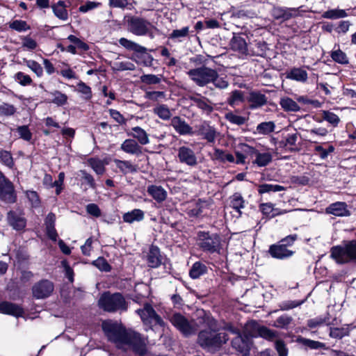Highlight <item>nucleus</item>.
Instances as JSON below:
<instances>
[{
	"label": "nucleus",
	"instance_id": "64",
	"mask_svg": "<svg viewBox=\"0 0 356 356\" xmlns=\"http://www.w3.org/2000/svg\"><path fill=\"white\" fill-rule=\"evenodd\" d=\"M275 348L279 356H288V348L282 340L276 339Z\"/></svg>",
	"mask_w": 356,
	"mask_h": 356
},
{
	"label": "nucleus",
	"instance_id": "50",
	"mask_svg": "<svg viewBox=\"0 0 356 356\" xmlns=\"http://www.w3.org/2000/svg\"><path fill=\"white\" fill-rule=\"evenodd\" d=\"M244 101L243 92L241 90H235L230 93L229 97L227 99V103L235 106Z\"/></svg>",
	"mask_w": 356,
	"mask_h": 356
},
{
	"label": "nucleus",
	"instance_id": "24",
	"mask_svg": "<svg viewBox=\"0 0 356 356\" xmlns=\"http://www.w3.org/2000/svg\"><path fill=\"white\" fill-rule=\"evenodd\" d=\"M171 124L176 131L181 135H191L193 134L192 127L179 117H174L171 120Z\"/></svg>",
	"mask_w": 356,
	"mask_h": 356
},
{
	"label": "nucleus",
	"instance_id": "10",
	"mask_svg": "<svg viewBox=\"0 0 356 356\" xmlns=\"http://www.w3.org/2000/svg\"><path fill=\"white\" fill-rule=\"evenodd\" d=\"M0 200L6 203L13 204L17 197L13 183L0 170Z\"/></svg>",
	"mask_w": 356,
	"mask_h": 356
},
{
	"label": "nucleus",
	"instance_id": "3",
	"mask_svg": "<svg viewBox=\"0 0 356 356\" xmlns=\"http://www.w3.org/2000/svg\"><path fill=\"white\" fill-rule=\"evenodd\" d=\"M204 322L209 329L199 332L197 343L205 350L216 351L229 340V337L225 332H216V321L213 318L207 316Z\"/></svg>",
	"mask_w": 356,
	"mask_h": 356
},
{
	"label": "nucleus",
	"instance_id": "45",
	"mask_svg": "<svg viewBox=\"0 0 356 356\" xmlns=\"http://www.w3.org/2000/svg\"><path fill=\"white\" fill-rule=\"evenodd\" d=\"M231 207L235 209L239 214L241 213V209L245 207V200L241 193H235L230 197Z\"/></svg>",
	"mask_w": 356,
	"mask_h": 356
},
{
	"label": "nucleus",
	"instance_id": "63",
	"mask_svg": "<svg viewBox=\"0 0 356 356\" xmlns=\"http://www.w3.org/2000/svg\"><path fill=\"white\" fill-rule=\"evenodd\" d=\"M62 266L65 270V275L68 279L69 282L73 283L74 281V272L72 268L70 266L68 261L64 259L61 261Z\"/></svg>",
	"mask_w": 356,
	"mask_h": 356
},
{
	"label": "nucleus",
	"instance_id": "43",
	"mask_svg": "<svg viewBox=\"0 0 356 356\" xmlns=\"http://www.w3.org/2000/svg\"><path fill=\"white\" fill-rule=\"evenodd\" d=\"M207 266L201 262L194 263L189 271V275L193 279H197L207 273Z\"/></svg>",
	"mask_w": 356,
	"mask_h": 356
},
{
	"label": "nucleus",
	"instance_id": "46",
	"mask_svg": "<svg viewBox=\"0 0 356 356\" xmlns=\"http://www.w3.org/2000/svg\"><path fill=\"white\" fill-rule=\"evenodd\" d=\"M225 118L231 124L238 126L244 124L248 120V118L239 115L237 113L232 111L227 113Z\"/></svg>",
	"mask_w": 356,
	"mask_h": 356
},
{
	"label": "nucleus",
	"instance_id": "53",
	"mask_svg": "<svg viewBox=\"0 0 356 356\" xmlns=\"http://www.w3.org/2000/svg\"><path fill=\"white\" fill-rule=\"evenodd\" d=\"M92 265L104 272H110L112 269L111 266L104 257H99L92 262Z\"/></svg>",
	"mask_w": 356,
	"mask_h": 356
},
{
	"label": "nucleus",
	"instance_id": "44",
	"mask_svg": "<svg viewBox=\"0 0 356 356\" xmlns=\"http://www.w3.org/2000/svg\"><path fill=\"white\" fill-rule=\"evenodd\" d=\"M350 331L349 325H344L341 327H330L329 335L334 339H341L343 337L348 336Z\"/></svg>",
	"mask_w": 356,
	"mask_h": 356
},
{
	"label": "nucleus",
	"instance_id": "22",
	"mask_svg": "<svg viewBox=\"0 0 356 356\" xmlns=\"http://www.w3.org/2000/svg\"><path fill=\"white\" fill-rule=\"evenodd\" d=\"M190 99L196 106L207 114L211 113L213 110L212 102L208 98L201 95L191 96Z\"/></svg>",
	"mask_w": 356,
	"mask_h": 356
},
{
	"label": "nucleus",
	"instance_id": "57",
	"mask_svg": "<svg viewBox=\"0 0 356 356\" xmlns=\"http://www.w3.org/2000/svg\"><path fill=\"white\" fill-rule=\"evenodd\" d=\"M134 133L133 136L139 141L142 145H145L148 143V137L147 133L140 127H136L132 129Z\"/></svg>",
	"mask_w": 356,
	"mask_h": 356
},
{
	"label": "nucleus",
	"instance_id": "23",
	"mask_svg": "<svg viewBox=\"0 0 356 356\" xmlns=\"http://www.w3.org/2000/svg\"><path fill=\"white\" fill-rule=\"evenodd\" d=\"M148 294V286L143 283H139L135 285L133 293L130 294V298L134 302L140 304L147 297Z\"/></svg>",
	"mask_w": 356,
	"mask_h": 356
},
{
	"label": "nucleus",
	"instance_id": "47",
	"mask_svg": "<svg viewBox=\"0 0 356 356\" xmlns=\"http://www.w3.org/2000/svg\"><path fill=\"white\" fill-rule=\"evenodd\" d=\"M0 161L10 169H13L15 166L14 159L10 151L0 150Z\"/></svg>",
	"mask_w": 356,
	"mask_h": 356
},
{
	"label": "nucleus",
	"instance_id": "11",
	"mask_svg": "<svg viewBox=\"0 0 356 356\" xmlns=\"http://www.w3.org/2000/svg\"><path fill=\"white\" fill-rule=\"evenodd\" d=\"M54 290V283L47 279L39 280L31 288L33 297L37 300L49 298L53 293Z\"/></svg>",
	"mask_w": 356,
	"mask_h": 356
},
{
	"label": "nucleus",
	"instance_id": "19",
	"mask_svg": "<svg viewBox=\"0 0 356 356\" xmlns=\"http://www.w3.org/2000/svg\"><path fill=\"white\" fill-rule=\"evenodd\" d=\"M67 39L74 44L65 47V51L67 52L75 55L78 54L76 49L83 51H88L90 49V47L86 42L74 35H70Z\"/></svg>",
	"mask_w": 356,
	"mask_h": 356
},
{
	"label": "nucleus",
	"instance_id": "55",
	"mask_svg": "<svg viewBox=\"0 0 356 356\" xmlns=\"http://www.w3.org/2000/svg\"><path fill=\"white\" fill-rule=\"evenodd\" d=\"M24 62L38 77H41L43 75V68L39 63L34 60L26 59H24Z\"/></svg>",
	"mask_w": 356,
	"mask_h": 356
},
{
	"label": "nucleus",
	"instance_id": "58",
	"mask_svg": "<svg viewBox=\"0 0 356 356\" xmlns=\"http://www.w3.org/2000/svg\"><path fill=\"white\" fill-rule=\"evenodd\" d=\"M14 79L22 86H30L33 83L31 77L22 72H17L14 76Z\"/></svg>",
	"mask_w": 356,
	"mask_h": 356
},
{
	"label": "nucleus",
	"instance_id": "48",
	"mask_svg": "<svg viewBox=\"0 0 356 356\" xmlns=\"http://www.w3.org/2000/svg\"><path fill=\"white\" fill-rule=\"evenodd\" d=\"M275 124L273 122H264L257 126V131L259 134L267 135L275 131Z\"/></svg>",
	"mask_w": 356,
	"mask_h": 356
},
{
	"label": "nucleus",
	"instance_id": "39",
	"mask_svg": "<svg viewBox=\"0 0 356 356\" xmlns=\"http://www.w3.org/2000/svg\"><path fill=\"white\" fill-rule=\"evenodd\" d=\"M136 61L138 63H143L145 66H150L154 60L153 57L147 51L144 47L143 50H140L135 54Z\"/></svg>",
	"mask_w": 356,
	"mask_h": 356
},
{
	"label": "nucleus",
	"instance_id": "20",
	"mask_svg": "<svg viewBox=\"0 0 356 356\" xmlns=\"http://www.w3.org/2000/svg\"><path fill=\"white\" fill-rule=\"evenodd\" d=\"M8 223L15 230L22 231L26 226L25 218L19 216L16 211L10 210L7 213Z\"/></svg>",
	"mask_w": 356,
	"mask_h": 356
},
{
	"label": "nucleus",
	"instance_id": "60",
	"mask_svg": "<svg viewBox=\"0 0 356 356\" xmlns=\"http://www.w3.org/2000/svg\"><path fill=\"white\" fill-rule=\"evenodd\" d=\"M17 111L14 105L8 103H3L0 105V116H11Z\"/></svg>",
	"mask_w": 356,
	"mask_h": 356
},
{
	"label": "nucleus",
	"instance_id": "31",
	"mask_svg": "<svg viewBox=\"0 0 356 356\" xmlns=\"http://www.w3.org/2000/svg\"><path fill=\"white\" fill-rule=\"evenodd\" d=\"M121 149L129 154L138 155L142 153L141 147L133 139H127L122 144Z\"/></svg>",
	"mask_w": 356,
	"mask_h": 356
},
{
	"label": "nucleus",
	"instance_id": "29",
	"mask_svg": "<svg viewBox=\"0 0 356 356\" xmlns=\"http://www.w3.org/2000/svg\"><path fill=\"white\" fill-rule=\"evenodd\" d=\"M259 209L262 213L267 218H272L276 216L282 215L286 213V210L274 208L271 203H263L259 206Z\"/></svg>",
	"mask_w": 356,
	"mask_h": 356
},
{
	"label": "nucleus",
	"instance_id": "54",
	"mask_svg": "<svg viewBox=\"0 0 356 356\" xmlns=\"http://www.w3.org/2000/svg\"><path fill=\"white\" fill-rule=\"evenodd\" d=\"M44 122L46 127H47V129H42V130L44 136H49L51 134L54 132V130L51 129V127L56 129L60 128L58 122H56L51 117L44 118Z\"/></svg>",
	"mask_w": 356,
	"mask_h": 356
},
{
	"label": "nucleus",
	"instance_id": "5",
	"mask_svg": "<svg viewBox=\"0 0 356 356\" xmlns=\"http://www.w3.org/2000/svg\"><path fill=\"white\" fill-rule=\"evenodd\" d=\"M330 257L337 264L356 262V240L347 242L343 246H334L330 250Z\"/></svg>",
	"mask_w": 356,
	"mask_h": 356
},
{
	"label": "nucleus",
	"instance_id": "7",
	"mask_svg": "<svg viewBox=\"0 0 356 356\" xmlns=\"http://www.w3.org/2000/svg\"><path fill=\"white\" fill-rule=\"evenodd\" d=\"M197 243L200 248L209 253L218 252L220 248V238L216 234L199 232Z\"/></svg>",
	"mask_w": 356,
	"mask_h": 356
},
{
	"label": "nucleus",
	"instance_id": "1",
	"mask_svg": "<svg viewBox=\"0 0 356 356\" xmlns=\"http://www.w3.org/2000/svg\"><path fill=\"white\" fill-rule=\"evenodd\" d=\"M102 329L109 341L127 345L136 354L146 355V346L139 333L128 332L124 326L116 323L104 322Z\"/></svg>",
	"mask_w": 356,
	"mask_h": 356
},
{
	"label": "nucleus",
	"instance_id": "33",
	"mask_svg": "<svg viewBox=\"0 0 356 356\" xmlns=\"http://www.w3.org/2000/svg\"><path fill=\"white\" fill-rule=\"evenodd\" d=\"M280 104L282 108L286 112H298L300 110V107L296 102L288 97L281 98Z\"/></svg>",
	"mask_w": 356,
	"mask_h": 356
},
{
	"label": "nucleus",
	"instance_id": "4",
	"mask_svg": "<svg viewBox=\"0 0 356 356\" xmlns=\"http://www.w3.org/2000/svg\"><path fill=\"white\" fill-rule=\"evenodd\" d=\"M99 307L107 312H115L117 311H127V302L120 292L111 293L110 291H104L98 300Z\"/></svg>",
	"mask_w": 356,
	"mask_h": 356
},
{
	"label": "nucleus",
	"instance_id": "21",
	"mask_svg": "<svg viewBox=\"0 0 356 356\" xmlns=\"http://www.w3.org/2000/svg\"><path fill=\"white\" fill-rule=\"evenodd\" d=\"M136 312L147 325H151L152 321L156 320V311L149 303H145L144 307L137 309Z\"/></svg>",
	"mask_w": 356,
	"mask_h": 356
},
{
	"label": "nucleus",
	"instance_id": "62",
	"mask_svg": "<svg viewBox=\"0 0 356 356\" xmlns=\"http://www.w3.org/2000/svg\"><path fill=\"white\" fill-rule=\"evenodd\" d=\"M331 58L337 63L346 64L348 63L346 54L341 50L338 49L331 53Z\"/></svg>",
	"mask_w": 356,
	"mask_h": 356
},
{
	"label": "nucleus",
	"instance_id": "8",
	"mask_svg": "<svg viewBox=\"0 0 356 356\" xmlns=\"http://www.w3.org/2000/svg\"><path fill=\"white\" fill-rule=\"evenodd\" d=\"M188 74L198 86L203 87L211 83L216 77V70L202 66L189 70Z\"/></svg>",
	"mask_w": 356,
	"mask_h": 356
},
{
	"label": "nucleus",
	"instance_id": "30",
	"mask_svg": "<svg viewBox=\"0 0 356 356\" xmlns=\"http://www.w3.org/2000/svg\"><path fill=\"white\" fill-rule=\"evenodd\" d=\"M261 327V326H260L256 321H249L243 327V334L248 339L250 337H257L259 334Z\"/></svg>",
	"mask_w": 356,
	"mask_h": 356
},
{
	"label": "nucleus",
	"instance_id": "13",
	"mask_svg": "<svg viewBox=\"0 0 356 356\" xmlns=\"http://www.w3.org/2000/svg\"><path fill=\"white\" fill-rule=\"evenodd\" d=\"M196 133L197 135L202 136L204 139L209 143H214L217 137V131L216 129L209 125L207 122H203L197 127Z\"/></svg>",
	"mask_w": 356,
	"mask_h": 356
},
{
	"label": "nucleus",
	"instance_id": "35",
	"mask_svg": "<svg viewBox=\"0 0 356 356\" xmlns=\"http://www.w3.org/2000/svg\"><path fill=\"white\" fill-rule=\"evenodd\" d=\"M49 93L54 96V98L51 99H48L47 102L53 103L58 106H64L67 103V95L65 93H63L60 90H55Z\"/></svg>",
	"mask_w": 356,
	"mask_h": 356
},
{
	"label": "nucleus",
	"instance_id": "28",
	"mask_svg": "<svg viewBox=\"0 0 356 356\" xmlns=\"http://www.w3.org/2000/svg\"><path fill=\"white\" fill-rule=\"evenodd\" d=\"M286 77L301 83H305L308 79L306 70L301 67H293L286 73Z\"/></svg>",
	"mask_w": 356,
	"mask_h": 356
},
{
	"label": "nucleus",
	"instance_id": "49",
	"mask_svg": "<svg viewBox=\"0 0 356 356\" xmlns=\"http://www.w3.org/2000/svg\"><path fill=\"white\" fill-rule=\"evenodd\" d=\"M298 341L300 343H301L302 345H303L304 346L309 348L310 349H312V350H318L320 348H324L325 346V343H323L322 342L306 339V338H302V337L299 338L298 339Z\"/></svg>",
	"mask_w": 356,
	"mask_h": 356
},
{
	"label": "nucleus",
	"instance_id": "56",
	"mask_svg": "<svg viewBox=\"0 0 356 356\" xmlns=\"http://www.w3.org/2000/svg\"><path fill=\"white\" fill-rule=\"evenodd\" d=\"M9 28L18 32H22L29 30L30 26L26 21L15 19L9 23Z\"/></svg>",
	"mask_w": 356,
	"mask_h": 356
},
{
	"label": "nucleus",
	"instance_id": "12",
	"mask_svg": "<svg viewBox=\"0 0 356 356\" xmlns=\"http://www.w3.org/2000/svg\"><path fill=\"white\" fill-rule=\"evenodd\" d=\"M0 313L19 318L23 316L24 310L23 307L19 305L3 300L0 302Z\"/></svg>",
	"mask_w": 356,
	"mask_h": 356
},
{
	"label": "nucleus",
	"instance_id": "52",
	"mask_svg": "<svg viewBox=\"0 0 356 356\" xmlns=\"http://www.w3.org/2000/svg\"><path fill=\"white\" fill-rule=\"evenodd\" d=\"M284 190V187L277 184H261L258 187V192L259 194H264L270 192H278Z\"/></svg>",
	"mask_w": 356,
	"mask_h": 356
},
{
	"label": "nucleus",
	"instance_id": "14",
	"mask_svg": "<svg viewBox=\"0 0 356 356\" xmlns=\"http://www.w3.org/2000/svg\"><path fill=\"white\" fill-rule=\"evenodd\" d=\"M268 252L272 257L277 259H285L291 257L294 254L293 251L286 248L284 244L279 243L271 245Z\"/></svg>",
	"mask_w": 356,
	"mask_h": 356
},
{
	"label": "nucleus",
	"instance_id": "18",
	"mask_svg": "<svg viewBox=\"0 0 356 356\" xmlns=\"http://www.w3.org/2000/svg\"><path fill=\"white\" fill-rule=\"evenodd\" d=\"M325 212L326 213L339 217L349 216L350 215V212L348 209V205L344 202H337L330 204L325 209Z\"/></svg>",
	"mask_w": 356,
	"mask_h": 356
},
{
	"label": "nucleus",
	"instance_id": "40",
	"mask_svg": "<svg viewBox=\"0 0 356 356\" xmlns=\"http://www.w3.org/2000/svg\"><path fill=\"white\" fill-rule=\"evenodd\" d=\"M118 168L124 175L127 173H133L137 171L136 166L133 165L129 161H122L119 159L114 160Z\"/></svg>",
	"mask_w": 356,
	"mask_h": 356
},
{
	"label": "nucleus",
	"instance_id": "36",
	"mask_svg": "<svg viewBox=\"0 0 356 356\" xmlns=\"http://www.w3.org/2000/svg\"><path fill=\"white\" fill-rule=\"evenodd\" d=\"M143 218V211L138 209H135L131 211L125 213L122 216L123 220L128 223H132L134 221H140Z\"/></svg>",
	"mask_w": 356,
	"mask_h": 356
},
{
	"label": "nucleus",
	"instance_id": "27",
	"mask_svg": "<svg viewBox=\"0 0 356 356\" xmlns=\"http://www.w3.org/2000/svg\"><path fill=\"white\" fill-rule=\"evenodd\" d=\"M251 108H257L265 105L267 102V98L265 95L258 91L250 92L248 99Z\"/></svg>",
	"mask_w": 356,
	"mask_h": 356
},
{
	"label": "nucleus",
	"instance_id": "9",
	"mask_svg": "<svg viewBox=\"0 0 356 356\" xmlns=\"http://www.w3.org/2000/svg\"><path fill=\"white\" fill-rule=\"evenodd\" d=\"M172 324L185 337L195 334L197 325L194 321H189L181 314H175L170 318Z\"/></svg>",
	"mask_w": 356,
	"mask_h": 356
},
{
	"label": "nucleus",
	"instance_id": "61",
	"mask_svg": "<svg viewBox=\"0 0 356 356\" xmlns=\"http://www.w3.org/2000/svg\"><path fill=\"white\" fill-rule=\"evenodd\" d=\"M19 138L26 141H30L32 139L33 134L27 125L19 126L17 128Z\"/></svg>",
	"mask_w": 356,
	"mask_h": 356
},
{
	"label": "nucleus",
	"instance_id": "16",
	"mask_svg": "<svg viewBox=\"0 0 356 356\" xmlns=\"http://www.w3.org/2000/svg\"><path fill=\"white\" fill-rule=\"evenodd\" d=\"M55 225L56 215L54 213L50 212L44 219L45 233L47 236L54 242L56 241L58 237Z\"/></svg>",
	"mask_w": 356,
	"mask_h": 356
},
{
	"label": "nucleus",
	"instance_id": "42",
	"mask_svg": "<svg viewBox=\"0 0 356 356\" xmlns=\"http://www.w3.org/2000/svg\"><path fill=\"white\" fill-rule=\"evenodd\" d=\"M119 44L122 46L124 48H125L127 50L133 51L134 53V55L138 53L140 50H143L144 47L140 46L138 43L129 40L125 38H121L119 40Z\"/></svg>",
	"mask_w": 356,
	"mask_h": 356
},
{
	"label": "nucleus",
	"instance_id": "37",
	"mask_svg": "<svg viewBox=\"0 0 356 356\" xmlns=\"http://www.w3.org/2000/svg\"><path fill=\"white\" fill-rule=\"evenodd\" d=\"M76 90L81 95V98L86 102L91 100L92 92L91 88L86 83L80 81L76 85Z\"/></svg>",
	"mask_w": 356,
	"mask_h": 356
},
{
	"label": "nucleus",
	"instance_id": "2",
	"mask_svg": "<svg viewBox=\"0 0 356 356\" xmlns=\"http://www.w3.org/2000/svg\"><path fill=\"white\" fill-rule=\"evenodd\" d=\"M102 329L109 341L127 345L136 354L146 355V346L139 333L128 332L124 326L116 323L104 322Z\"/></svg>",
	"mask_w": 356,
	"mask_h": 356
},
{
	"label": "nucleus",
	"instance_id": "25",
	"mask_svg": "<svg viewBox=\"0 0 356 356\" xmlns=\"http://www.w3.org/2000/svg\"><path fill=\"white\" fill-rule=\"evenodd\" d=\"M248 339L242 334H238L232 341V346L238 352L246 355L249 352Z\"/></svg>",
	"mask_w": 356,
	"mask_h": 356
},
{
	"label": "nucleus",
	"instance_id": "32",
	"mask_svg": "<svg viewBox=\"0 0 356 356\" xmlns=\"http://www.w3.org/2000/svg\"><path fill=\"white\" fill-rule=\"evenodd\" d=\"M230 47L232 50L240 54L247 53V44L245 39L241 36H234L230 41Z\"/></svg>",
	"mask_w": 356,
	"mask_h": 356
},
{
	"label": "nucleus",
	"instance_id": "17",
	"mask_svg": "<svg viewBox=\"0 0 356 356\" xmlns=\"http://www.w3.org/2000/svg\"><path fill=\"white\" fill-rule=\"evenodd\" d=\"M178 157L181 163H184L190 166L197 165V158L193 149L191 148L182 146L178 149Z\"/></svg>",
	"mask_w": 356,
	"mask_h": 356
},
{
	"label": "nucleus",
	"instance_id": "59",
	"mask_svg": "<svg viewBox=\"0 0 356 356\" xmlns=\"http://www.w3.org/2000/svg\"><path fill=\"white\" fill-rule=\"evenodd\" d=\"M259 336L269 341H273L278 337L277 332L270 330L265 326H261L260 328Z\"/></svg>",
	"mask_w": 356,
	"mask_h": 356
},
{
	"label": "nucleus",
	"instance_id": "26",
	"mask_svg": "<svg viewBox=\"0 0 356 356\" xmlns=\"http://www.w3.org/2000/svg\"><path fill=\"white\" fill-rule=\"evenodd\" d=\"M54 15L60 20L66 21L69 15L67 10V5L64 1L59 0L58 2L51 5Z\"/></svg>",
	"mask_w": 356,
	"mask_h": 356
},
{
	"label": "nucleus",
	"instance_id": "6",
	"mask_svg": "<svg viewBox=\"0 0 356 356\" xmlns=\"http://www.w3.org/2000/svg\"><path fill=\"white\" fill-rule=\"evenodd\" d=\"M124 22L128 31L138 36L147 35L152 26L147 19L136 15H125Z\"/></svg>",
	"mask_w": 356,
	"mask_h": 356
},
{
	"label": "nucleus",
	"instance_id": "34",
	"mask_svg": "<svg viewBox=\"0 0 356 356\" xmlns=\"http://www.w3.org/2000/svg\"><path fill=\"white\" fill-rule=\"evenodd\" d=\"M211 158L213 161H218L220 162L225 163L228 161L229 163L234 162V157L231 154H227L225 151L215 148L213 153L211 155Z\"/></svg>",
	"mask_w": 356,
	"mask_h": 356
},
{
	"label": "nucleus",
	"instance_id": "38",
	"mask_svg": "<svg viewBox=\"0 0 356 356\" xmlns=\"http://www.w3.org/2000/svg\"><path fill=\"white\" fill-rule=\"evenodd\" d=\"M254 156L255 160L253 163L257 164L259 167L266 166L273 159L272 154L268 152L261 153L258 151Z\"/></svg>",
	"mask_w": 356,
	"mask_h": 356
},
{
	"label": "nucleus",
	"instance_id": "15",
	"mask_svg": "<svg viewBox=\"0 0 356 356\" xmlns=\"http://www.w3.org/2000/svg\"><path fill=\"white\" fill-rule=\"evenodd\" d=\"M299 15V9L296 8L277 7L273 10V15L276 19L286 21Z\"/></svg>",
	"mask_w": 356,
	"mask_h": 356
},
{
	"label": "nucleus",
	"instance_id": "41",
	"mask_svg": "<svg viewBox=\"0 0 356 356\" xmlns=\"http://www.w3.org/2000/svg\"><path fill=\"white\" fill-rule=\"evenodd\" d=\"M88 165L92 168V170L99 175H102L106 168L104 163L102 160L97 157H91L88 159Z\"/></svg>",
	"mask_w": 356,
	"mask_h": 356
},
{
	"label": "nucleus",
	"instance_id": "51",
	"mask_svg": "<svg viewBox=\"0 0 356 356\" xmlns=\"http://www.w3.org/2000/svg\"><path fill=\"white\" fill-rule=\"evenodd\" d=\"M346 10L341 9H332L324 12L322 17L325 19H339L347 17Z\"/></svg>",
	"mask_w": 356,
	"mask_h": 356
}]
</instances>
